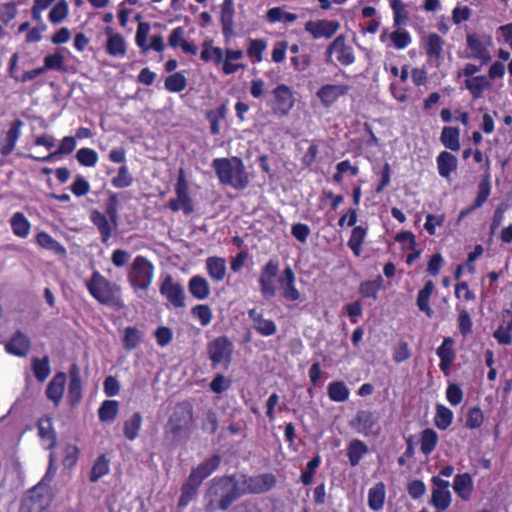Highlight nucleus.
I'll list each match as a JSON object with an SVG mask.
<instances>
[{
	"label": "nucleus",
	"instance_id": "obj_1",
	"mask_svg": "<svg viewBox=\"0 0 512 512\" xmlns=\"http://www.w3.org/2000/svg\"><path fill=\"white\" fill-rule=\"evenodd\" d=\"M244 494L235 475L215 477L206 492L208 507L226 511Z\"/></svg>",
	"mask_w": 512,
	"mask_h": 512
},
{
	"label": "nucleus",
	"instance_id": "obj_2",
	"mask_svg": "<svg viewBox=\"0 0 512 512\" xmlns=\"http://www.w3.org/2000/svg\"><path fill=\"white\" fill-rule=\"evenodd\" d=\"M107 196L104 212L94 209L90 213V221L96 227L103 244H108L113 232L118 229L119 225L118 194L108 191Z\"/></svg>",
	"mask_w": 512,
	"mask_h": 512
},
{
	"label": "nucleus",
	"instance_id": "obj_3",
	"mask_svg": "<svg viewBox=\"0 0 512 512\" xmlns=\"http://www.w3.org/2000/svg\"><path fill=\"white\" fill-rule=\"evenodd\" d=\"M89 294L100 304L121 308V287L108 280L98 270L93 271L91 277L85 282Z\"/></svg>",
	"mask_w": 512,
	"mask_h": 512
},
{
	"label": "nucleus",
	"instance_id": "obj_4",
	"mask_svg": "<svg viewBox=\"0 0 512 512\" xmlns=\"http://www.w3.org/2000/svg\"><path fill=\"white\" fill-rule=\"evenodd\" d=\"M212 167L221 184L230 185L237 190H242L249 184L248 173L243 161L238 157L215 158Z\"/></svg>",
	"mask_w": 512,
	"mask_h": 512
},
{
	"label": "nucleus",
	"instance_id": "obj_5",
	"mask_svg": "<svg viewBox=\"0 0 512 512\" xmlns=\"http://www.w3.org/2000/svg\"><path fill=\"white\" fill-rule=\"evenodd\" d=\"M154 265L145 256L138 255L134 258L127 274V279L134 291H147L154 277Z\"/></svg>",
	"mask_w": 512,
	"mask_h": 512
},
{
	"label": "nucleus",
	"instance_id": "obj_6",
	"mask_svg": "<svg viewBox=\"0 0 512 512\" xmlns=\"http://www.w3.org/2000/svg\"><path fill=\"white\" fill-rule=\"evenodd\" d=\"M234 344L228 336H218L207 344V355L211 361V367H222L227 370L233 358Z\"/></svg>",
	"mask_w": 512,
	"mask_h": 512
},
{
	"label": "nucleus",
	"instance_id": "obj_7",
	"mask_svg": "<svg viewBox=\"0 0 512 512\" xmlns=\"http://www.w3.org/2000/svg\"><path fill=\"white\" fill-rule=\"evenodd\" d=\"M175 194L176 197L168 201L167 207L172 212L182 211L186 216L191 215L195 210L194 201L190 195L189 183L184 175L183 169H180V173L177 177Z\"/></svg>",
	"mask_w": 512,
	"mask_h": 512
},
{
	"label": "nucleus",
	"instance_id": "obj_8",
	"mask_svg": "<svg viewBox=\"0 0 512 512\" xmlns=\"http://www.w3.org/2000/svg\"><path fill=\"white\" fill-rule=\"evenodd\" d=\"M280 272V261L277 258H270L260 269L258 285L261 296L270 300L276 296L277 289L275 279Z\"/></svg>",
	"mask_w": 512,
	"mask_h": 512
},
{
	"label": "nucleus",
	"instance_id": "obj_9",
	"mask_svg": "<svg viewBox=\"0 0 512 512\" xmlns=\"http://www.w3.org/2000/svg\"><path fill=\"white\" fill-rule=\"evenodd\" d=\"M193 422V406L188 401H183L175 406L167 423L168 433L173 437H179Z\"/></svg>",
	"mask_w": 512,
	"mask_h": 512
},
{
	"label": "nucleus",
	"instance_id": "obj_10",
	"mask_svg": "<svg viewBox=\"0 0 512 512\" xmlns=\"http://www.w3.org/2000/svg\"><path fill=\"white\" fill-rule=\"evenodd\" d=\"M51 502L49 488L42 483L31 488L23 498L19 512H43Z\"/></svg>",
	"mask_w": 512,
	"mask_h": 512
},
{
	"label": "nucleus",
	"instance_id": "obj_11",
	"mask_svg": "<svg viewBox=\"0 0 512 512\" xmlns=\"http://www.w3.org/2000/svg\"><path fill=\"white\" fill-rule=\"evenodd\" d=\"M467 49L469 57L479 60L482 64H487L491 60L489 46L492 45L491 36L469 33L466 36Z\"/></svg>",
	"mask_w": 512,
	"mask_h": 512
},
{
	"label": "nucleus",
	"instance_id": "obj_12",
	"mask_svg": "<svg viewBox=\"0 0 512 512\" xmlns=\"http://www.w3.org/2000/svg\"><path fill=\"white\" fill-rule=\"evenodd\" d=\"M350 89L351 86L345 82L328 83L319 87L316 97L324 108H330L341 97L346 96Z\"/></svg>",
	"mask_w": 512,
	"mask_h": 512
},
{
	"label": "nucleus",
	"instance_id": "obj_13",
	"mask_svg": "<svg viewBox=\"0 0 512 512\" xmlns=\"http://www.w3.org/2000/svg\"><path fill=\"white\" fill-rule=\"evenodd\" d=\"M160 294L174 308H183L185 306V291L181 283L175 282L173 277L168 274L165 276L159 287Z\"/></svg>",
	"mask_w": 512,
	"mask_h": 512
},
{
	"label": "nucleus",
	"instance_id": "obj_14",
	"mask_svg": "<svg viewBox=\"0 0 512 512\" xmlns=\"http://www.w3.org/2000/svg\"><path fill=\"white\" fill-rule=\"evenodd\" d=\"M336 56V60L344 66L351 65L355 61L353 48L346 44L344 35L337 36L328 46L326 51V62H332V56Z\"/></svg>",
	"mask_w": 512,
	"mask_h": 512
},
{
	"label": "nucleus",
	"instance_id": "obj_15",
	"mask_svg": "<svg viewBox=\"0 0 512 512\" xmlns=\"http://www.w3.org/2000/svg\"><path fill=\"white\" fill-rule=\"evenodd\" d=\"M277 479L272 473H262L254 476H245L242 491L250 494H263L275 487Z\"/></svg>",
	"mask_w": 512,
	"mask_h": 512
},
{
	"label": "nucleus",
	"instance_id": "obj_16",
	"mask_svg": "<svg viewBox=\"0 0 512 512\" xmlns=\"http://www.w3.org/2000/svg\"><path fill=\"white\" fill-rule=\"evenodd\" d=\"M295 98L291 88L280 84L272 91L271 107L277 114L285 115L294 106Z\"/></svg>",
	"mask_w": 512,
	"mask_h": 512
},
{
	"label": "nucleus",
	"instance_id": "obj_17",
	"mask_svg": "<svg viewBox=\"0 0 512 512\" xmlns=\"http://www.w3.org/2000/svg\"><path fill=\"white\" fill-rule=\"evenodd\" d=\"M281 296L289 302L300 300L301 294L296 287V275L290 266H286L278 278Z\"/></svg>",
	"mask_w": 512,
	"mask_h": 512
},
{
	"label": "nucleus",
	"instance_id": "obj_18",
	"mask_svg": "<svg viewBox=\"0 0 512 512\" xmlns=\"http://www.w3.org/2000/svg\"><path fill=\"white\" fill-rule=\"evenodd\" d=\"M339 28L340 23L334 20H311L305 23V31L311 34L313 39H329L336 34Z\"/></svg>",
	"mask_w": 512,
	"mask_h": 512
},
{
	"label": "nucleus",
	"instance_id": "obj_19",
	"mask_svg": "<svg viewBox=\"0 0 512 512\" xmlns=\"http://www.w3.org/2000/svg\"><path fill=\"white\" fill-rule=\"evenodd\" d=\"M491 182L488 174L484 175L477 185V195L473 203L462 209L458 215V221H461L476 209L481 208L488 200L491 194Z\"/></svg>",
	"mask_w": 512,
	"mask_h": 512
},
{
	"label": "nucleus",
	"instance_id": "obj_20",
	"mask_svg": "<svg viewBox=\"0 0 512 512\" xmlns=\"http://www.w3.org/2000/svg\"><path fill=\"white\" fill-rule=\"evenodd\" d=\"M69 383L67 402L71 407H75L82 399L83 385L81 379L80 368L78 364L73 363L69 367Z\"/></svg>",
	"mask_w": 512,
	"mask_h": 512
},
{
	"label": "nucleus",
	"instance_id": "obj_21",
	"mask_svg": "<svg viewBox=\"0 0 512 512\" xmlns=\"http://www.w3.org/2000/svg\"><path fill=\"white\" fill-rule=\"evenodd\" d=\"M107 36L105 49L108 55L116 58H124L127 54V42L122 34L115 32L111 27H106Z\"/></svg>",
	"mask_w": 512,
	"mask_h": 512
},
{
	"label": "nucleus",
	"instance_id": "obj_22",
	"mask_svg": "<svg viewBox=\"0 0 512 512\" xmlns=\"http://www.w3.org/2000/svg\"><path fill=\"white\" fill-rule=\"evenodd\" d=\"M454 344L455 341L452 337H445L441 345L436 349V354L440 358L439 368L445 375H448L456 359Z\"/></svg>",
	"mask_w": 512,
	"mask_h": 512
},
{
	"label": "nucleus",
	"instance_id": "obj_23",
	"mask_svg": "<svg viewBox=\"0 0 512 512\" xmlns=\"http://www.w3.org/2000/svg\"><path fill=\"white\" fill-rule=\"evenodd\" d=\"M31 350V340L22 331L17 330L5 344V351L17 357H25Z\"/></svg>",
	"mask_w": 512,
	"mask_h": 512
},
{
	"label": "nucleus",
	"instance_id": "obj_24",
	"mask_svg": "<svg viewBox=\"0 0 512 512\" xmlns=\"http://www.w3.org/2000/svg\"><path fill=\"white\" fill-rule=\"evenodd\" d=\"M248 317L253 323V328L259 335L269 337L276 334V323L272 319L264 318L263 313L256 308L248 310Z\"/></svg>",
	"mask_w": 512,
	"mask_h": 512
},
{
	"label": "nucleus",
	"instance_id": "obj_25",
	"mask_svg": "<svg viewBox=\"0 0 512 512\" xmlns=\"http://www.w3.org/2000/svg\"><path fill=\"white\" fill-rule=\"evenodd\" d=\"M379 40L387 47L393 46L398 50L407 48L412 42L410 33L399 28L393 32H389L387 29L382 30Z\"/></svg>",
	"mask_w": 512,
	"mask_h": 512
},
{
	"label": "nucleus",
	"instance_id": "obj_26",
	"mask_svg": "<svg viewBox=\"0 0 512 512\" xmlns=\"http://www.w3.org/2000/svg\"><path fill=\"white\" fill-rule=\"evenodd\" d=\"M67 381V375L60 371L57 372L53 378L50 380L46 387V397L53 402L55 407H58L62 401L65 385Z\"/></svg>",
	"mask_w": 512,
	"mask_h": 512
},
{
	"label": "nucleus",
	"instance_id": "obj_27",
	"mask_svg": "<svg viewBox=\"0 0 512 512\" xmlns=\"http://www.w3.org/2000/svg\"><path fill=\"white\" fill-rule=\"evenodd\" d=\"M220 464L221 457L218 454H215L201 462L197 467L193 468L189 477H191L192 482L195 480L202 484L206 478L219 468Z\"/></svg>",
	"mask_w": 512,
	"mask_h": 512
},
{
	"label": "nucleus",
	"instance_id": "obj_28",
	"mask_svg": "<svg viewBox=\"0 0 512 512\" xmlns=\"http://www.w3.org/2000/svg\"><path fill=\"white\" fill-rule=\"evenodd\" d=\"M493 337L498 344L506 346L512 343V311L504 310L502 313V322L494 331Z\"/></svg>",
	"mask_w": 512,
	"mask_h": 512
},
{
	"label": "nucleus",
	"instance_id": "obj_29",
	"mask_svg": "<svg viewBox=\"0 0 512 512\" xmlns=\"http://www.w3.org/2000/svg\"><path fill=\"white\" fill-rule=\"evenodd\" d=\"M434 292L435 284L432 280H428L425 282L423 288H421L418 291L416 298V305L418 309L421 312H423L428 318H431L434 314L430 305V299Z\"/></svg>",
	"mask_w": 512,
	"mask_h": 512
},
{
	"label": "nucleus",
	"instance_id": "obj_30",
	"mask_svg": "<svg viewBox=\"0 0 512 512\" xmlns=\"http://www.w3.org/2000/svg\"><path fill=\"white\" fill-rule=\"evenodd\" d=\"M206 271L214 282L224 280L227 272L226 260L218 256H210L205 261Z\"/></svg>",
	"mask_w": 512,
	"mask_h": 512
},
{
	"label": "nucleus",
	"instance_id": "obj_31",
	"mask_svg": "<svg viewBox=\"0 0 512 512\" xmlns=\"http://www.w3.org/2000/svg\"><path fill=\"white\" fill-rule=\"evenodd\" d=\"M188 290L197 300H205L211 293L207 279L200 275H195L190 278L188 282Z\"/></svg>",
	"mask_w": 512,
	"mask_h": 512
},
{
	"label": "nucleus",
	"instance_id": "obj_32",
	"mask_svg": "<svg viewBox=\"0 0 512 512\" xmlns=\"http://www.w3.org/2000/svg\"><path fill=\"white\" fill-rule=\"evenodd\" d=\"M455 493L463 500H469L473 492V480L469 473L457 474L453 481Z\"/></svg>",
	"mask_w": 512,
	"mask_h": 512
},
{
	"label": "nucleus",
	"instance_id": "obj_33",
	"mask_svg": "<svg viewBox=\"0 0 512 512\" xmlns=\"http://www.w3.org/2000/svg\"><path fill=\"white\" fill-rule=\"evenodd\" d=\"M347 457L352 467L359 465L363 457L369 452L367 444L360 439H353L347 445Z\"/></svg>",
	"mask_w": 512,
	"mask_h": 512
},
{
	"label": "nucleus",
	"instance_id": "obj_34",
	"mask_svg": "<svg viewBox=\"0 0 512 512\" xmlns=\"http://www.w3.org/2000/svg\"><path fill=\"white\" fill-rule=\"evenodd\" d=\"M386 499V486L380 481L377 482L368 491V507L372 511H380L383 509Z\"/></svg>",
	"mask_w": 512,
	"mask_h": 512
},
{
	"label": "nucleus",
	"instance_id": "obj_35",
	"mask_svg": "<svg viewBox=\"0 0 512 512\" xmlns=\"http://www.w3.org/2000/svg\"><path fill=\"white\" fill-rule=\"evenodd\" d=\"M36 243L43 249L50 250L55 254L64 257L67 254L66 248L50 234L45 231L37 233Z\"/></svg>",
	"mask_w": 512,
	"mask_h": 512
},
{
	"label": "nucleus",
	"instance_id": "obj_36",
	"mask_svg": "<svg viewBox=\"0 0 512 512\" xmlns=\"http://www.w3.org/2000/svg\"><path fill=\"white\" fill-rule=\"evenodd\" d=\"M200 485L201 484L195 480L192 482L191 477L188 476L187 480L181 487V495L177 504L179 510H184L195 498Z\"/></svg>",
	"mask_w": 512,
	"mask_h": 512
},
{
	"label": "nucleus",
	"instance_id": "obj_37",
	"mask_svg": "<svg viewBox=\"0 0 512 512\" xmlns=\"http://www.w3.org/2000/svg\"><path fill=\"white\" fill-rule=\"evenodd\" d=\"M457 158L447 151H442L437 157L438 173L443 178H449L457 168Z\"/></svg>",
	"mask_w": 512,
	"mask_h": 512
},
{
	"label": "nucleus",
	"instance_id": "obj_38",
	"mask_svg": "<svg viewBox=\"0 0 512 512\" xmlns=\"http://www.w3.org/2000/svg\"><path fill=\"white\" fill-rule=\"evenodd\" d=\"M10 225L13 234L20 238H26L31 230V223L22 212H15L12 215Z\"/></svg>",
	"mask_w": 512,
	"mask_h": 512
},
{
	"label": "nucleus",
	"instance_id": "obj_39",
	"mask_svg": "<svg viewBox=\"0 0 512 512\" xmlns=\"http://www.w3.org/2000/svg\"><path fill=\"white\" fill-rule=\"evenodd\" d=\"M75 147H76V139H75V137L66 136V137H64L61 140L60 145H59L58 149L55 152L50 153V154H48L46 156H43V157H36V156H32V155H30L29 157L31 159L35 160V161L49 162L56 155L72 153L74 151Z\"/></svg>",
	"mask_w": 512,
	"mask_h": 512
},
{
	"label": "nucleus",
	"instance_id": "obj_40",
	"mask_svg": "<svg viewBox=\"0 0 512 512\" xmlns=\"http://www.w3.org/2000/svg\"><path fill=\"white\" fill-rule=\"evenodd\" d=\"M366 235L367 228L362 225L355 226L351 231L347 245L357 257L361 255L362 245L365 241Z\"/></svg>",
	"mask_w": 512,
	"mask_h": 512
},
{
	"label": "nucleus",
	"instance_id": "obj_41",
	"mask_svg": "<svg viewBox=\"0 0 512 512\" xmlns=\"http://www.w3.org/2000/svg\"><path fill=\"white\" fill-rule=\"evenodd\" d=\"M119 413V402L116 400H104L99 409L98 417L103 423L113 422Z\"/></svg>",
	"mask_w": 512,
	"mask_h": 512
},
{
	"label": "nucleus",
	"instance_id": "obj_42",
	"mask_svg": "<svg viewBox=\"0 0 512 512\" xmlns=\"http://www.w3.org/2000/svg\"><path fill=\"white\" fill-rule=\"evenodd\" d=\"M327 394L333 402H345L350 396V390L343 381H333L327 386Z\"/></svg>",
	"mask_w": 512,
	"mask_h": 512
},
{
	"label": "nucleus",
	"instance_id": "obj_43",
	"mask_svg": "<svg viewBox=\"0 0 512 512\" xmlns=\"http://www.w3.org/2000/svg\"><path fill=\"white\" fill-rule=\"evenodd\" d=\"M355 423L360 433L368 435L376 424V418L369 410H359L355 416Z\"/></svg>",
	"mask_w": 512,
	"mask_h": 512
},
{
	"label": "nucleus",
	"instance_id": "obj_44",
	"mask_svg": "<svg viewBox=\"0 0 512 512\" xmlns=\"http://www.w3.org/2000/svg\"><path fill=\"white\" fill-rule=\"evenodd\" d=\"M142 426V416L139 412H135L132 416L124 422L123 434L129 440H135L140 432Z\"/></svg>",
	"mask_w": 512,
	"mask_h": 512
},
{
	"label": "nucleus",
	"instance_id": "obj_45",
	"mask_svg": "<svg viewBox=\"0 0 512 512\" xmlns=\"http://www.w3.org/2000/svg\"><path fill=\"white\" fill-rule=\"evenodd\" d=\"M20 137V130H7L0 135V154L7 157L15 148Z\"/></svg>",
	"mask_w": 512,
	"mask_h": 512
},
{
	"label": "nucleus",
	"instance_id": "obj_46",
	"mask_svg": "<svg viewBox=\"0 0 512 512\" xmlns=\"http://www.w3.org/2000/svg\"><path fill=\"white\" fill-rule=\"evenodd\" d=\"M383 278L381 275L376 276L373 280H367L360 284L359 293L364 298H372L374 300L378 297V292L383 287Z\"/></svg>",
	"mask_w": 512,
	"mask_h": 512
},
{
	"label": "nucleus",
	"instance_id": "obj_47",
	"mask_svg": "<svg viewBox=\"0 0 512 512\" xmlns=\"http://www.w3.org/2000/svg\"><path fill=\"white\" fill-rule=\"evenodd\" d=\"M438 440V434L433 429H424L420 437L421 452L426 456L430 455L435 450Z\"/></svg>",
	"mask_w": 512,
	"mask_h": 512
},
{
	"label": "nucleus",
	"instance_id": "obj_48",
	"mask_svg": "<svg viewBox=\"0 0 512 512\" xmlns=\"http://www.w3.org/2000/svg\"><path fill=\"white\" fill-rule=\"evenodd\" d=\"M465 87L474 98H479L485 90L490 88V83L485 76H475L465 80Z\"/></svg>",
	"mask_w": 512,
	"mask_h": 512
},
{
	"label": "nucleus",
	"instance_id": "obj_49",
	"mask_svg": "<svg viewBox=\"0 0 512 512\" xmlns=\"http://www.w3.org/2000/svg\"><path fill=\"white\" fill-rule=\"evenodd\" d=\"M453 412L442 404L436 405L434 424L440 430H446L453 422Z\"/></svg>",
	"mask_w": 512,
	"mask_h": 512
},
{
	"label": "nucleus",
	"instance_id": "obj_50",
	"mask_svg": "<svg viewBox=\"0 0 512 512\" xmlns=\"http://www.w3.org/2000/svg\"><path fill=\"white\" fill-rule=\"evenodd\" d=\"M32 370L35 378L39 382H44L51 373L50 368V360L48 356H44L43 358H33L32 359Z\"/></svg>",
	"mask_w": 512,
	"mask_h": 512
},
{
	"label": "nucleus",
	"instance_id": "obj_51",
	"mask_svg": "<svg viewBox=\"0 0 512 512\" xmlns=\"http://www.w3.org/2000/svg\"><path fill=\"white\" fill-rule=\"evenodd\" d=\"M110 460L105 454L98 456L92 466L89 480L91 482H97L101 477L109 473Z\"/></svg>",
	"mask_w": 512,
	"mask_h": 512
},
{
	"label": "nucleus",
	"instance_id": "obj_52",
	"mask_svg": "<svg viewBox=\"0 0 512 512\" xmlns=\"http://www.w3.org/2000/svg\"><path fill=\"white\" fill-rule=\"evenodd\" d=\"M443 39L436 33H431L426 41V53L430 58L440 59L443 53Z\"/></svg>",
	"mask_w": 512,
	"mask_h": 512
},
{
	"label": "nucleus",
	"instance_id": "obj_53",
	"mask_svg": "<svg viewBox=\"0 0 512 512\" xmlns=\"http://www.w3.org/2000/svg\"><path fill=\"white\" fill-rule=\"evenodd\" d=\"M321 456L319 454L315 455L310 461L307 462L304 470L300 474V482L304 486H309L313 482L314 475L317 472V469L321 465Z\"/></svg>",
	"mask_w": 512,
	"mask_h": 512
},
{
	"label": "nucleus",
	"instance_id": "obj_54",
	"mask_svg": "<svg viewBox=\"0 0 512 512\" xmlns=\"http://www.w3.org/2000/svg\"><path fill=\"white\" fill-rule=\"evenodd\" d=\"M234 8L232 0H224L221 8V23L224 34H229L233 30Z\"/></svg>",
	"mask_w": 512,
	"mask_h": 512
},
{
	"label": "nucleus",
	"instance_id": "obj_55",
	"mask_svg": "<svg viewBox=\"0 0 512 512\" xmlns=\"http://www.w3.org/2000/svg\"><path fill=\"white\" fill-rule=\"evenodd\" d=\"M223 50L220 47H215L210 43L205 42L203 44V50L201 51V59L205 62H212L215 65H220L223 60Z\"/></svg>",
	"mask_w": 512,
	"mask_h": 512
},
{
	"label": "nucleus",
	"instance_id": "obj_56",
	"mask_svg": "<svg viewBox=\"0 0 512 512\" xmlns=\"http://www.w3.org/2000/svg\"><path fill=\"white\" fill-rule=\"evenodd\" d=\"M142 341V333L139 329L133 326L124 329L123 346L126 350L130 351L138 347Z\"/></svg>",
	"mask_w": 512,
	"mask_h": 512
},
{
	"label": "nucleus",
	"instance_id": "obj_57",
	"mask_svg": "<svg viewBox=\"0 0 512 512\" xmlns=\"http://www.w3.org/2000/svg\"><path fill=\"white\" fill-rule=\"evenodd\" d=\"M456 309L458 311L457 324L459 332L463 337H466L472 333V318L468 310L465 308H461L459 305H457Z\"/></svg>",
	"mask_w": 512,
	"mask_h": 512
},
{
	"label": "nucleus",
	"instance_id": "obj_58",
	"mask_svg": "<svg viewBox=\"0 0 512 512\" xmlns=\"http://www.w3.org/2000/svg\"><path fill=\"white\" fill-rule=\"evenodd\" d=\"M69 14V6L66 0H59L48 14V19L52 24L63 22Z\"/></svg>",
	"mask_w": 512,
	"mask_h": 512
},
{
	"label": "nucleus",
	"instance_id": "obj_59",
	"mask_svg": "<svg viewBox=\"0 0 512 512\" xmlns=\"http://www.w3.org/2000/svg\"><path fill=\"white\" fill-rule=\"evenodd\" d=\"M133 176L129 172L128 167L124 164L119 167L117 175L111 180V184L116 189H124L132 185Z\"/></svg>",
	"mask_w": 512,
	"mask_h": 512
},
{
	"label": "nucleus",
	"instance_id": "obj_60",
	"mask_svg": "<svg viewBox=\"0 0 512 512\" xmlns=\"http://www.w3.org/2000/svg\"><path fill=\"white\" fill-rule=\"evenodd\" d=\"M151 27L148 22H140L137 27L135 35V43L140 48L142 53H147L150 50L147 43Z\"/></svg>",
	"mask_w": 512,
	"mask_h": 512
},
{
	"label": "nucleus",
	"instance_id": "obj_61",
	"mask_svg": "<svg viewBox=\"0 0 512 512\" xmlns=\"http://www.w3.org/2000/svg\"><path fill=\"white\" fill-rule=\"evenodd\" d=\"M267 18L270 22L293 23L297 20V15L294 13L286 12L280 7H274L267 11Z\"/></svg>",
	"mask_w": 512,
	"mask_h": 512
},
{
	"label": "nucleus",
	"instance_id": "obj_62",
	"mask_svg": "<svg viewBox=\"0 0 512 512\" xmlns=\"http://www.w3.org/2000/svg\"><path fill=\"white\" fill-rule=\"evenodd\" d=\"M77 161L85 167H94L98 162V154L91 148H81L76 153Z\"/></svg>",
	"mask_w": 512,
	"mask_h": 512
},
{
	"label": "nucleus",
	"instance_id": "obj_63",
	"mask_svg": "<svg viewBox=\"0 0 512 512\" xmlns=\"http://www.w3.org/2000/svg\"><path fill=\"white\" fill-rule=\"evenodd\" d=\"M187 86L185 76L179 72L168 76L165 80V88L170 92H181Z\"/></svg>",
	"mask_w": 512,
	"mask_h": 512
},
{
	"label": "nucleus",
	"instance_id": "obj_64",
	"mask_svg": "<svg viewBox=\"0 0 512 512\" xmlns=\"http://www.w3.org/2000/svg\"><path fill=\"white\" fill-rule=\"evenodd\" d=\"M484 422V415L480 407L474 406L467 412L465 426L473 430L480 428Z\"/></svg>",
	"mask_w": 512,
	"mask_h": 512
}]
</instances>
